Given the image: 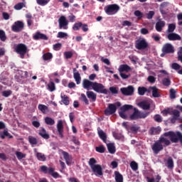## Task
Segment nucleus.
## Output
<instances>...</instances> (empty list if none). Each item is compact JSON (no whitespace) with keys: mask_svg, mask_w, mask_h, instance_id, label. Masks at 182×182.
<instances>
[{"mask_svg":"<svg viewBox=\"0 0 182 182\" xmlns=\"http://www.w3.org/2000/svg\"><path fill=\"white\" fill-rule=\"evenodd\" d=\"M171 144V142L168 138L164 137V135H161L159 140L156 141L151 146V149L154 154H159L160 151L164 150V147H167Z\"/></svg>","mask_w":182,"mask_h":182,"instance_id":"f257e3e1","label":"nucleus"},{"mask_svg":"<svg viewBox=\"0 0 182 182\" xmlns=\"http://www.w3.org/2000/svg\"><path fill=\"white\" fill-rule=\"evenodd\" d=\"M164 137L169 138V141L171 143H180L182 146V133L180 131H168L163 134Z\"/></svg>","mask_w":182,"mask_h":182,"instance_id":"f03ea898","label":"nucleus"},{"mask_svg":"<svg viewBox=\"0 0 182 182\" xmlns=\"http://www.w3.org/2000/svg\"><path fill=\"white\" fill-rule=\"evenodd\" d=\"M120 106H122L120 102H117L115 104H109L108 107L104 111L105 116H112V114H114L117 111V107H120Z\"/></svg>","mask_w":182,"mask_h":182,"instance_id":"7ed1b4c3","label":"nucleus"},{"mask_svg":"<svg viewBox=\"0 0 182 182\" xmlns=\"http://www.w3.org/2000/svg\"><path fill=\"white\" fill-rule=\"evenodd\" d=\"M149 112L139 111L137 108L134 109V112L129 116L130 120H139V119H146L149 116Z\"/></svg>","mask_w":182,"mask_h":182,"instance_id":"20e7f679","label":"nucleus"},{"mask_svg":"<svg viewBox=\"0 0 182 182\" xmlns=\"http://www.w3.org/2000/svg\"><path fill=\"white\" fill-rule=\"evenodd\" d=\"M107 15H116L120 11V6L117 4H109L105 8Z\"/></svg>","mask_w":182,"mask_h":182,"instance_id":"39448f33","label":"nucleus"},{"mask_svg":"<svg viewBox=\"0 0 182 182\" xmlns=\"http://www.w3.org/2000/svg\"><path fill=\"white\" fill-rule=\"evenodd\" d=\"M92 90L96 92L97 93H102V95H107V93H109V90H107V89H105V85H103V84L97 82H94Z\"/></svg>","mask_w":182,"mask_h":182,"instance_id":"423d86ee","label":"nucleus"},{"mask_svg":"<svg viewBox=\"0 0 182 182\" xmlns=\"http://www.w3.org/2000/svg\"><path fill=\"white\" fill-rule=\"evenodd\" d=\"M15 50L16 53L20 55V58L23 59V58H25V55H26V52H28V47H26V45L23 43H19L16 47Z\"/></svg>","mask_w":182,"mask_h":182,"instance_id":"0eeeda50","label":"nucleus"},{"mask_svg":"<svg viewBox=\"0 0 182 182\" xmlns=\"http://www.w3.org/2000/svg\"><path fill=\"white\" fill-rule=\"evenodd\" d=\"M149 47V43L144 38L139 39L135 43V48L138 49V50H144V49H147Z\"/></svg>","mask_w":182,"mask_h":182,"instance_id":"6e6552de","label":"nucleus"},{"mask_svg":"<svg viewBox=\"0 0 182 182\" xmlns=\"http://www.w3.org/2000/svg\"><path fill=\"white\" fill-rule=\"evenodd\" d=\"M23 28H25V24L23 22L21 21H17L14 23V24L11 26V31L13 32H21Z\"/></svg>","mask_w":182,"mask_h":182,"instance_id":"1a4fd4ad","label":"nucleus"},{"mask_svg":"<svg viewBox=\"0 0 182 182\" xmlns=\"http://www.w3.org/2000/svg\"><path fill=\"white\" fill-rule=\"evenodd\" d=\"M120 91L124 96H132L134 93V87L129 85L127 87L120 88Z\"/></svg>","mask_w":182,"mask_h":182,"instance_id":"9d476101","label":"nucleus"},{"mask_svg":"<svg viewBox=\"0 0 182 182\" xmlns=\"http://www.w3.org/2000/svg\"><path fill=\"white\" fill-rule=\"evenodd\" d=\"M59 29H68V20L65 16H61L58 19Z\"/></svg>","mask_w":182,"mask_h":182,"instance_id":"9b49d317","label":"nucleus"},{"mask_svg":"<svg viewBox=\"0 0 182 182\" xmlns=\"http://www.w3.org/2000/svg\"><path fill=\"white\" fill-rule=\"evenodd\" d=\"M163 53H174V47L171 43H166L162 48Z\"/></svg>","mask_w":182,"mask_h":182,"instance_id":"f8f14e48","label":"nucleus"},{"mask_svg":"<svg viewBox=\"0 0 182 182\" xmlns=\"http://www.w3.org/2000/svg\"><path fill=\"white\" fill-rule=\"evenodd\" d=\"M33 39L34 41H39V39H41L42 41H48L49 38L46 34H43L39 31L36 32L34 36H33Z\"/></svg>","mask_w":182,"mask_h":182,"instance_id":"ddd939ff","label":"nucleus"},{"mask_svg":"<svg viewBox=\"0 0 182 182\" xmlns=\"http://www.w3.org/2000/svg\"><path fill=\"white\" fill-rule=\"evenodd\" d=\"M94 84H95V82H92L87 79H84L82 81V87H83V89L90 90V87H92V89H93Z\"/></svg>","mask_w":182,"mask_h":182,"instance_id":"4468645a","label":"nucleus"},{"mask_svg":"<svg viewBox=\"0 0 182 182\" xmlns=\"http://www.w3.org/2000/svg\"><path fill=\"white\" fill-rule=\"evenodd\" d=\"M57 130L58 132V134L61 139H63V121L58 120L57 124Z\"/></svg>","mask_w":182,"mask_h":182,"instance_id":"2eb2a0df","label":"nucleus"},{"mask_svg":"<svg viewBox=\"0 0 182 182\" xmlns=\"http://www.w3.org/2000/svg\"><path fill=\"white\" fill-rule=\"evenodd\" d=\"M91 170L93 173H96V174H97V176H103V169L102 168V166L99 164L91 168Z\"/></svg>","mask_w":182,"mask_h":182,"instance_id":"dca6fc26","label":"nucleus"},{"mask_svg":"<svg viewBox=\"0 0 182 182\" xmlns=\"http://www.w3.org/2000/svg\"><path fill=\"white\" fill-rule=\"evenodd\" d=\"M164 26H166V21L159 20L156 23L155 29L157 32H161Z\"/></svg>","mask_w":182,"mask_h":182,"instance_id":"f3484780","label":"nucleus"},{"mask_svg":"<svg viewBox=\"0 0 182 182\" xmlns=\"http://www.w3.org/2000/svg\"><path fill=\"white\" fill-rule=\"evenodd\" d=\"M168 41H181V36L176 33H171L167 36Z\"/></svg>","mask_w":182,"mask_h":182,"instance_id":"a211bd4d","label":"nucleus"},{"mask_svg":"<svg viewBox=\"0 0 182 182\" xmlns=\"http://www.w3.org/2000/svg\"><path fill=\"white\" fill-rule=\"evenodd\" d=\"M86 95L87 97L91 100V102H96L97 95H96V93H95L93 91H87Z\"/></svg>","mask_w":182,"mask_h":182,"instance_id":"6ab92c4d","label":"nucleus"},{"mask_svg":"<svg viewBox=\"0 0 182 182\" xmlns=\"http://www.w3.org/2000/svg\"><path fill=\"white\" fill-rule=\"evenodd\" d=\"M38 134L39 136L43 137V139H45V140H48L50 137L49 136V134L46 132V129H45V128H41V129L38 132Z\"/></svg>","mask_w":182,"mask_h":182,"instance_id":"aec40b11","label":"nucleus"},{"mask_svg":"<svg viewBox=\"0 0 182 182\" xmlns=\"http://www.w3.org/2000/svg\"><path fill=\"white\" fill-rule=\"evenodd\" d=\"M171 114H172L173 117L176 119L179 123H182V119L180 118V111H178V109H173Z\"/></svg>","mask_w":182,"mask_h":182,"instance_id":"412c9836","label":"nucleus"},{"mask_svg":"<svg viewBox=\"0 0 182 182\" xmlns=\"http://www.w3.org/2000/svg\"><path fill=\"white\" fill-rule=\"evenodd\" d=\"M118 70L119 73L130 72V70H132V68H130L127 64H124L119 66Z\"/></svg>","mask_w":182,"mask_h":182,"instance_id":"4be33fe9","label":"nucleus"},{"mask_svg":"<svg viewBox=\"0 0 182 182\" xmlns=\"http://www.w3.org/2000/svg\"><path fill=\"white\" fill-rule=\"evenodd\" d=\"M48 174L53 176V178H59V177H60V175H59V173L55 172V168L52 167L48 168Z\"/></svg>","mask_w":182,"mask_h":182,"instance_id":"5701e85b","label":"nucleus"},{"mask_svg":"<svg viewBox=\"0 0 182 182\" xmlns=\"http://www.w3.org/2000/svg\"><path fill=\"white\" fill-rule=\"evenodd\" d=\"M139 107H141L143 110H149L150 109V104L147 101H142L139 103Z\"/></svg>","mask_w":182,"mask_h":182,"instance_id":"b1692460","label":"nucleus"},{"mask_svg":"<svg viewBox=\"0 0 182 182\" xmlns=\"http://www.w3.org/2000/svg\"><path fill=\"white\" fill-rule=\"evenodd\" d=\"M61 102L65 105V106H69V104L70 103V100L69 97L66 95H60Z\"/></svg>","mask_w":182,"mask_h":182,"instance_id":"393cba45","label":"nucleus"},{"mask_svg":"<svg viewBox=\"0 0 182 182\" xmlns=\"http://www.w3.org/2000/svg\"><path fill=\"white\" fill-rule=\"evenodd\" d=\"M149 89L152 90V96L153 97H160L161 96L160 95V92H159V89L157 87L154 86V87H149Z\"/></svg>","mask_w":182,"mask_h":182,"instance_id":"a878e982","label":"nucleus"},{"mask_svg":"<svg viewBox=\"0 0 182 182\" xmlns=\"http://www.w3.org/2000/svg\"><path fill=\"white\" fill-rule=\"evenodd\" d=\"M107 147L110 154H114V153H116V146H114V144L113 143L107 144Z\"/></svg>","mask_w":182,"mask_h":182,"instance_id":"bb28decb","label":"nucleus"},{"mask_svg":"<svg viewBox=\"0 0 182 182\" xmlns=\"http://www.w3.org/2000/svg\"><path fill=\"white\" fill-rule=\"evenodd\" d=\"M166 166L169 170H173L174 168V161H173V158L169 156L166 161Z\"/></svg>","mask_w":182,"mask_h":182,"instance_id":"cd10ccee","label":"nucleus"},{"mask_svg":"<svg viewBox=\"0 0 182 182\" xmlns=\"http://www.w3.org/2000/svg\"><path fill=\"white\" fill-rule=\"evenodd\" d=\"M98 135L100 139H101L102 141H104L105 143H107V135H106V133H105L103 130H98Z\"/></svg>","mask_w":182,"mask_h":182,"instance_id":"c85d7f7f","label":"nucleus"},{"mask_svg":"<svg viewBox=\"0 0 182 182\" xmlns=\"http://www.w3.org/2000/svg\"><path fill=\"white\" fill-rule=\"evenodd\" d=\"M73 77L77 85H80V82H82V77H80V73H79V71L73 73Z\"/></svg>","mask_w":182,"mask_h":182,"instance_id":"c756f323","label":"nucleus"},{"mask_svg":"<svg viewBox=\"0 0 182 182\" xmlns=\"http://www.w3.org/2000/svg\"><path fill=\"white\" fill-rule=\"evenodd\" d=\"M114 176H115V181L116 182H123V175H122V173H120V172L115 171Z\"/></svg>","mask_w":182,"mask_h":182,"instance_id":"7c9ffc66","label":"nucleus"},{"mask_svg":"<svg viewBox=\"0 0 182 182\" xmlns=\"http://www.w3.org/2000/svg\"><path fill=\"white\" fill-rule=\"evenodd\" d=\"M146 92H150V91L145 87H138V94L139 96H144Z\"/></svg>","mask_w":182,"mask_h":182,"instance_id":"2f4dec72","label":"nucleus"},{"mask_svg":"<svg viewBox=\"0 0 182 182\" xmlns=\"http://www.w3.org/2000/svg\"><path fill=\"white\" fill-rule=\"evenodd\" d=\"M28 142L31 146H36L38 144V139L33 136H28Z\"/></svg>","mask_w":182,"mask_h":182,"instance_id":"473e14b6","label":"nucleus"},{"mask_svg":"<svg viewBox=\"0 0 182 182\" xmlns=\"http://www.w3.org/2000/svg\"><path fill=\"white\" fill-rule=\"evenodd\" d=\"M36 156L39 161H46V156H45V154L41 152H37Z\"/></svg>","mask_w":182,"mask_h":182,"instance_id":"72a5a7b5","label":"nucleus"},{"mask_svg":"<svg viewBox=\"0 0 182 182\" xmlns=\"http://www.w3.org/2000/svg\"><path fill=\"white\" fill-rule=\"evenodd\" d=\"M176 95H177V90H176L173 88H171L169 90V97L171 100H174L176 97Z\"/></svg>","mask_w":182,"mask_h":182,"instance_id":"f704fd0d","label":"nucleus"},{"mask_svg":"<svg viewBox=\"0 0 182 182\" xmlns=\"http://www.w3.org/2000/svg\"><path fill=\"white\" fill-rule=\"evenodd\" d=\"M45 123L48 126H53V124H55V119H52L51 117H46L45 118Z\"/></svg>","mask_w":182,"mask_h":182,"instance_id":"c9c22d12","label":"nucleus"},{"mask_svg":"<svg viewBox=\"0 0 182 182\" xmlns=\"http://www.w3.org/2000/svg\"><path fill=\"white\" fill-rule=\"evenodd\" d=\"M63 156L64 160H65L66 164H69V163H70V156L69 155V153L63 151Z\"/></svg>","mask_w":182,"mask_h":182,"instance_id":"e433bc0d","label":"nucleus"},{"mask_svg":"<svg viewBox=\"0 0 182 182\" xmlns=\"http://www.w3.org/2000/svg\"><path fill=\"white\" fill-rule=\"evenodd\" d=\"M133 109V106L130 105H124L120 107L121 112H127V110H132Z\"/></svg>","mask_w":182,"mask_h":182,"instance_id":"4c0bfd02","label":"nucleus"},{"mask_svg":"<svg viewBox=\"0 0 182 182\" xmlns=\"http://www.w3.org/2000/svg\"><path fill=\"white\" fill-rule=\"evenodd\" d=\"M130 167L133 171H137L139 170V164L134 161L130 163Z\"/></svg>","mask_w":182,"mask_h":182,"instance_id":"58836bf2","label":"nucleus"},{"mask_svg":"<svg viewBox=\"0 0 182 182\" xmlns=\"http://www.w3.org/2000/svg\"><path fill=\"white\" fill-rule=\"evenodd\" d=\"M49 2H50V0H36V3L41 6H45L48 5Z\"/></svg>","mask_w":182,"mask_h":182,"instance_id":"ea45409f","label":"nucleus"},{"mask_svg":"<svg viewBox=\"0 0 182 182\" xmlns=\"http://www.w3.org/2000/svg\"><path fill=\"white\" fill-rule=\"evenodd\" d=\"M129 60H131L132 63L133 65H137V61L139 60V58L136 55H131L129 56Z\"/></svg>","mask_w":182,"mask_h":182,"instance_id":"a19ab883","label":"nucleus"},{"mask_svg":"<svg viewBox=\"0 0 182 182\" xmlns=\"http://www.w3.org/2000/svg\"><path fill=\"white\" fill-rule=\"evenodd\" d=\"M48 87L50 92H55V90H56V87H55V82H53V81H51L48 84Z\"/></svg>","mask_w":182,"mask_h":182,"instance_id":"79ce46f5","label":"nucleus"},{"mask_svg":"<svg viewBox=\"0 0 182 182\" xmlns=\"http://www.w3.org/2000/svg\"><path fill=\"white\" fill-rule=\"evenodd\" d=\"M53 58V55L51 53H46L43 55V60H50Z\"/></svg>","mask_w":182,"mask_h":182,"instance_id":"37998d69","label":"nucleus"},{"mask_svg":"<svg viewBox=\"0 0 182 182\" xmlns=\"http://www.w3.org/2000/svg\"><path fill=\"white\" fill-rule=\"evenodd\" d=\"M96 163H97V161H96L95 158H90L88 162L90 168H93L95 166H97Z\"/></svg>","mask_w":182,"mask_h":182,"instance_id":"c03bdc74","label":"nucleus"},{"mask_svg":"<svg viewBox=\"0 0 182 182\" xmlns=\"http://www.w3.org/2000/svg\"><path fill=\"white\" fill-rule=\"evenodd\" d=\"M16 156L18 160H22V159H25V157H26V154H23L21 151H16Z\"/></svg>","mask_w":182,"mask_h":182,"instance_id":"a18cd8bd","label":"nucleus"},{"mask_svg":"<svg viewBox=\"0 0 182 182\" xmlns=\"http://www.w3.org/2000/svg\"><path fill=\"white\" fill-rule=\"evenodd\" d=\"M64 57L65 59H72V58H73V52L72 51L64 52Z\"/></svg>","mask_w":182,"mask_h":182,"instance_id":"49530a36","label":"nucleus"},{"mask_svg":"<svg viewBox=\"0 0 182 182\" xmlns=\"http://www.w3.org/2000/svg\"><path fill=\"white\" fill-rule=\"evenodd\" d=\"M95 150L96 151H97V153H105V151H106V148H105V146L103 145H100L99 146L95 147Z\"/></svg>","mask_w":182,"mask_h":182,"instance_id":"de8ad7c7","label":"nucleus"},{"mask_svg":"<svg viewBox=\"0 0 182 182\" xmlns=\"http://www.w3.org/2000/svg\"><path fill=\"white\" fill-rule=\"evenodd\" d=\"M0 40L1 42H5V41H6V34L4 30H0Z\"/></svg>","mask_w":182,"mask_h":182,"instance_id":"09e8293b","label":"nucleus"},{"mask_svg":"<svg viewBox=\"0 0 182 182\" xmlns=\"http://www.w3.org/2000/svg\"><path fill=\"white\" fill-rule=\"evenodd\" d=\"M82 22L75 23L73 26V31H79L82 28Z\"/></svg>","mask_w":182,"mask_h":182,"instance_id":"8fccbe9b","label":"nucleus"},{"mask_svg":"<svg viewBox=\"0 0 182 182\" xmlns=\"http://www.w3.org/2000/svg\"><path fill=\"white\" fill-rule=\"evenodd\" d=\"M38 109L42 112V113H46V110H48V106L45 105L40 104L38 105Z\"/></svg>","mask_w":182,"mask_h":182,"instance_id":"3c124183","label":"nucleus"},{"mask_svg":"<svg viewBox=\"0 0 182 182\" xmlns=\"http://www.w3.org/2000/svg\"><path fill=\"white\" fill-rule=\"evenodd\" d=\"M134 15L138 18V19H141L143 18V13L140 11L139 10H136L134 12Z\"/></svg>","mask_w":182,"mask_h":182,"instance_id":"603ef678","label":"nucleus"},{"mask_svg":"<svg viewBox=\"0 0 182 182\" xmlns=\"http://www.w3.org/2000/svg\"><path fill=\"white\" fill-rule=\"evenodd\" d=\"M173 31H176V24L174 23H171L168 26V32L169 33H173Z\"/></svg>","mask_w":182,"mask_h":182,"instance_id":"864d4df0","label":"nucleus"},{"mask_svg":"<svg viewBox=\"0 0 182 182\" xmlns=\"http://www.w3.org/2000/svg\"><path fill=\"white\" fill-rule=\"evenodd\" d=\"M23 6H25V4L23 3H18L14 6V9H16V11H21V9H22Z\"/></svg>","mask_w":182,"mask_h":182,"instance_id":"5fc2aeb1","label":"nucleus"},{"mask_svg":"<svg viewBox=\"0 0 182 182\" xmlns=\"http://www.w3.org/2000/svg\"><path fill=\"white\" fill-rule=\"evenodd\" d=\"M164 86H170L171 85V81L169 78H164L162 80Z\"/></svg>","mask_w":182,"mask_h":182,"instance_id":"6e6d98bb","label":"nucleus"},{"mask_svg":"<svg viewBox=\"0 0 182 182\" xmlns=\"http://www.w3.org/2000/svg\"><path fill=\"white\" fill-rule=\"evenodd\" d=\"M11 95H12V91L11 90L2 92V96H4V97H9Z\"/></svg>","mask_w":182,"mask_h":182,"instance_id":"4d7b16f0","label":"nucleus"},{"mask_svg":"<svg viewBox=\"0 0 182 182\" xmlns=\"http://www.w3.org/2000/svg\"><path fill=\"white\" fill-rule=\"evenodd\" d=\"M61 48H62V43H55L53 46V49L54 50H60Z\"/></svg>","mask_w":182,"mask_h":182,"instance_id":"13d9d810","label":"nucleus"},{"mask_svg":"<svg viewBox=\"0 0 182 182\" xmlns=\"http://www.w3.org/2000/svg\"><path fill=\"white\" fill-rule=\"evenodd\" d=\"M9 135V132L8 130L4 129L3 132L0 133V137L1 139H2V140H4L5 139V137H6Z\"/></svg>","mask_w":182,"mask_h":182,"instance_id":"bf43d9fd","label":"nucleus"},{"mask_svg":"<svg viewBox=\"0 0 182 182\" xmlns=\"http://www.w3.org/2000/svg\"><path fill=\"white\" fill-rule=\"evenodd\" d=\"M178 60L182 63V47H180L179 50L178 51Z\"/></svg>","mask_w":182,"mask_h":182,"instance_id":"052dcab7","label":"nucleus"},{"mask_svg":"<svg viewBox=\"0 0 182 182\" xmlns=\"http://www.w3.org/2000/svg\"><path fill=\"white\" fill-rule=\"evenodd\" d=\"M81 100L85 103V105H89V100H87V97H86V95L81 94Z\"/></svg>","mask_w":182,"mask_h":182,"instance_id":"680f3d73","label":"nucleus"},{"mask_svg":"<svg viewBox=\"0 0 182 182\" xmlns=\"http://www.w3.org/2000/svg\"><path fill=\"white\" fill-rule=\"evenodd\" d=\"M41 170L43 173H44V174H48V173H49V168H48L46 166H41Z\"/></svg>","mask_w":182,"mask_h":182,"instance_id":"e2e57ef3","label":"nucleus"},{"mask_svg":"<svg viewBox=\"0 0 182 182\" xmlns=\"http://www.w3.org/2000/svg\"><path fill=\"white\" fill-rule=\"evenodd\" d=\"M66 36H68V33H63L62 31L58 32L57 35V38H60L61 39L63 38H66Z\"/></svg>","mask_w":182,"mask_h":182,"instance_id":"0e129e2a","label":"nucleus"},{"mask_svg":"<svg viewBox=\"0 0 182 182\" xmlns=\"http://www.w3.org/2000/svg\"><path fill=\"white\" fill-rule=\"evenodd\" d=\"M154 119L155 122H157L158 123H161L163 122V119H161V116L159 114H156L154 117Z\"/></svg>","mask_w":182,"mask_h":182,"instance_id":"69168bd1","label":"nucleus"},{"mask_svg":"<svg viewBox=\"0 0 182 182\" xmlns=\"http://www.w3.org/2000/svg\"><path fill=\"white\" fill-rule=\"evenodd\" d=\"M180 68H181V66L177 63H172V69H174V70H178Z\"/></svg>","mask_w":182,"mask_h":182,"instance_id":"338daca9","label":"nucleus"},{"mask_svg":"<svg viewBox=\"0 0 182 182\" xmlns=\"http://www.w3.org/2000/svg\"><path fill=\"white\" fill-rule=\"evenodd\" d=\"M154 11H150L147 14H146V18L147 19H153V16H154Z\"/></svg>","mask_w":182,"mask_h":182,"instance_id":"774afa93","label":"nucleus"}]
</instances>
